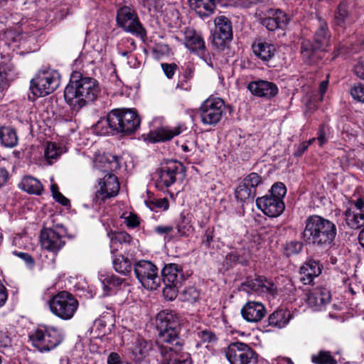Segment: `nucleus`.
Segmentation results:
<instances>
[{"label": "nucleus", "mask_w": 364, "mask_h": 364, "mask_svg": "<svg viewBox=\"0 0 364 364\" xmlns=\"http://www.w3.org/2000/svg\"><path fill=\"white\" fill-rule=\"evenodd\" d=\"M355 73L359 78L364 80V62L359 63L356 65L355 67Z\"/></svg>", "instance_id": "680f3d73"}, {"label": "nucleus", "mask_w": 364, "mask_h": 364, "mask_svg": "<svg viewBox=\"0 0 364 364\" xmlns=\"http://www.w3.org/2000/svg\"><path fill=\"white\" fill-rule=\"evenodd\" d=\"M33 347L40 352H47L57 347L63 341L60 329L55 327L38 328L29 334Z\"/></svg>", "instance_id": "6e6552de"}, {"label": "nucleus", "mask_w": 364, "mask_h": 364, "mask_svg": "<svg viewBox=\"0 0 364 364\" xmlns=\"http://www.w3.org/2000/svg\"><path fill=\"white\" fill-rule=\"evenodd\" d=\"M214 23L212 43L216 48L224 50L227 43L232 39V22L228 17L220 16L215 18Z\"/></svg>", "instance_id": "2eb2a0df"}, {"label": "nucleus", "mask_w": 364, "mask_h": 364, "mask_svg": "<svg viewBox=\"0 0 364 364\" xmlns=\"http://www.w3.org/2000/svg\"><path fill=\"white\" fill-rule=\"evenodd\" d=\"M307 149H308V144H306L305 142L301 143L298 146L296 150L295 151L294 156H301L306 151V150Z\"/></svg>", "instance_id": "338daca9"}, {"label": "nucleus", "mask_w": 364, "mask_h": 364, "mask_svg": "<svg viewBox=\"0 0 364 364\" xmlns=\"http://www.w3.org/2000/svg\"><path fill=\"white\" fill-rule=\"evenodd\" d=\"M117 23L124 31L136 35L141 38L146 37V32L139 21L136 11L127 6L119 8L117 13Z\"/></svg>", "instance_id": "9d476101"}, {"label": "nucleus", "mask_w": 364, "mask_h": 364, "mask_svg": "<svg viewBox=\"0 0 364 364\" xmlns=\"http://www.w3.org/2000/svg\"><path fill=\"white\" fill-rule=\"evenodd\" d=\"M303 244L299 241H291L285 245L284 253L289 257L296 255L302 250Z\"/></svg>", "instance_id": "de8ad7c7"}, {"label": "nucleus", "mask_w": 364, "mask_h": 364, "mask_svg": "<svg viewBox=\"0 0 364 364\" xmlns=\"http://www.w3.org/2000/svg\"><path fill=\"white\" fill-rule=\"evenodd\" d=\"M291 319L289 311L280 309L275 311L269 316L268 323L269 326L279 328L284 327Z\"/></svg>", "instance_id": "f704fd0d"}, {"label": "nucleus", "mask_w": 364, "mask_h": 364, "mask_svg": "<svg viewBox=\"0 0 364 364\" xmlns=\"http://www.w3.org/2000/svg\"><path fill=\"white\" fill-rule=\"evenodd\" d=\"M243 182H260V177L256 173H251L244 178Z\"/></svg>", "instance_id": "69168bd1"}, {"label": "nucleus", "mask_w": 364, "mask_h": 364, "mask_svg": "<svg viewBox=\"0 0 364 364\" xmlns=\"http://www.w3.org/2000/svg\"><path fill=\"white\" fill-rule=\"evenodd\" d=\"M336 235V227L331 221L317 215L309 216L301 237L308 245L318 250L331 247Z\"/></svg>", "instance_id": "f03ea898"}, {"label": "nucleus", "mask_w": 364, "mask_h": 364, "mask_svg": "<svg viewBox=\"0 0 364 364\" xmlns=\"http://www.w3.org/2000/svg\"><path fill=\"white\" fill-rule=\"evenodd\" d=\"M157 176L160 180L159 182L183 181L185 178V172L181 164L173 161L161 167Z\"/></svg>", "instance_id": "aec40b11"}, {"label": "nucleus", "mask_w": 364, "mask_h": 364, "mask_svg": "<svg viewBox=\"0 0 364 364\" xmlns=\"http://www.w3.org/2000/svg\"><path fill=\"white\" fill-rule=\"evenodd\" d=\"M120 183H98L96 186L95 196L93 200L105 201L106 199L116 196L120 189Z\"/></svg>", "instance_id": "bb28decb"}, {"label": "nucleus", "mask_w": 364, "mask_h": 364, "mask_svg": "<svg viewBox=\"0 0 364 364\" xmlns=\"http://www.w3.org/2000/svg\"><path fill=\"white\" fill-rule=\"evenodd\" d=\"M0 346L3 348H8L11 346V339L6 333H0Z\"/></svg>", "instance_id": "bf43d9fd"}, {"label": "nucleus", "mask_w": 364, "mask_h": 364, "mask_svg": "<svg viewBox=\"0 0 364 364\" xmlns=\"http://www.w3.org/2000/svg\"><path fill=\"white\" fill-rule=\"evenodd\" d=\"M18 187L29 194L41 195L43 191L42 183H18Z\"/></svg>", "instance_id": "09e8293b"}, {"label": "nucleus", "mask_w": 364, "mask_h": 364, "mask_svg": "<svg viewBox=\"0 0 364 364\" xmlns=\"http://www.w3.org/2000/svg\"><path fill=\"white\" fill-rule=\"evenodd\" d=\"M191 7L200 16H208L214 11V0H189Z\"/></svg>", "instance_id": "72a5a7b5"}, {"label": "nucleus", "mask_w": 364, "mask_h": 364, "mask_svg": "<svg viewBox=\"0 0 364 364\" xmlns=\"http://www.w3.org/2000/svg\"><path fill=\"white\" fill-rule=\"evenodd\" d=\"M140 118L134 109H115L108 113L106 119L97 122L96 129L100 134L109 133L108 128L117 133L130 134L140 125Z\"/></svg>", "instance_id": "7ed1b4c3"}, {"label": "nucleus", "mask_w": 364, "mask_h": 364, "mask_svg": "<svg viewBox=\"0 0 364 364\" xmlns=\"http://www.w3.org/2000/svg\"><path fill=\"white\" fill-rule=\"evenodd\" d=\"M286 194L287 188L284 183H274L269 194L256 200L257 207L269 217H278L285 209L283 198Z\"/></svg>", "instance_id": "39448f33"}, {"label": "nucleus", "mask_w": 364, "mask_h": 364, "mask_svg": "<svg viewBox=\"0 0 364 364\" xmlns=\"http://www.w3.org/2000/svg\"><path fill=\"white\" fill-rule=\"evenodd\" d=\"M195 73V68L192 64H188L186 70L183 74L182 79L180 80L176 85V88H179L181 90H190L191 86L188 85V87H184L185 84L187 83L189 80H191L194 75Z\"/></svg>", "instance_id": "37998d69"}, {"label": "nucleus", "mask_w": 364, "mask_h": 364, "mask_svg": "<svg viewBox=\"0 0 364 364\" xmlns=\"http://www.w3.org/2000/svg\"><path fill=\"white\" fill-rule=\"evenodd\" d=\"M254 54L264 61H267L273 58L276 49L273 44L258 41L252 46Z\"/></svg>", "instance_id": "7c9ffc66"}, {"label": "nucleus", "mask_w": 364, "mask_h": 364, "mask_svg": "<svg viewBox=\"0 0 364 364\" xmlns=\"http://www.w3.org/2000/svg\"><path fill=\"white\" fill-rule=\"evenodd\" d=\"M248 90L255 96L271 98L278 93L277 86L269 81L258 80L248 84Z\"/></svg>", "instance_id": "5701e85b"}, {"label": "nucleus", "mask_w": 364, "mask_h": 364, "mask_svg": "<svg viewBox=\"0 0 364 364\" xmlns=\"http://www.w3.org/2000/svg\"><path fill=\"white\" fill-rule=\"evenodd\" d=\"M99 93V83L95 78L83 76L79 72H73L65 88L64 97L73 110L78 111L93 102Z\"/></svg>", "instance_id": "f257e3e1"}, {"label": "nucleus", "mask_w": 364, "mask_h": 364, "mask_svg": "<svg viewBox=\"0 0 364 364\" xmlns=\"http://www.w3.org/2000/svg\"><path fill=\"white\" fill-rule=\"evenodd\" d=\"M161 68L166 77L170 79L174 75L177 65L175 63H162Z\"/></svg>", "instance_id": "603ef678"}, {"label": "nucleus", "mask_w": 364, "mask_h": 364, "mask_svg": "<svg viewBox=\"0 0 364 364\" xmlns=\"http://www.w3.org/2000/svg\"><path fill=\"white\" fill-rule=\"evenodd\" d=\"M225 355L230 364H249L257 359L255 352L248 345L242 342L230 343Z\"/></svg>", "instance_id": "dca6fc26"}, {"label": "nucleus", "mask_w": 364, "mask_h": 364, "mask_svg": "<svg viewBox=\"0 0 364 364\" xmlns=\"http://www.w3.org/2000/svg\"><path fill=\"white\" fill-rule=\"evenodd\" d=\"M6 68L0 64V88L6 85Z\"/></svg>", "instance_id": "0e129e2a"}, {"label": "nucleus", "mask_w": 364, "mask_h": 364, "mask_svg": "<svg viewBox=\"0 0 364 364\" xmlns=\"http://www.w3.org/2000/svg\"><path fill=\"white\" fill-rule=\"evenodd\" d=\"M121 159L111 154H104L97 155L94 160V166L105 173L102 178L99 182H118V177L112 173L120 168Z\"/></svg>", "instance_id": "4468645a"}, {"label": "nucleus", "mask_w": 364, "mask_h": 364, "mask_svg": "<svg viewBox=\"0 0 364 364\" xmlns=\"http://www.w3.org/2000/svg\"><path fill=\"white\" fill-rule=\"evenodd\" d=\"M213 240V232L207 230L203 237L202 244L205 245L206 247H210L212 242Z\"/></svg>", "instance_id": "6e6d98bb"}, {"label": "nucleus", "mask_w": 364, "mask_h": 364, "mask_svg": "<svg viewBox=\"0 0 364 364\" xmlns=\"http://www.w3.org/2000/svg\"><path fill=\"white\" fill-rule=\"evenodd\" d=\"M18 136L14 129L10 127L0 128V142L5 146L13 148L18 144Z\"/></svg>", "instance_id": "e433bc0d"}, {"label": "nucleus", "mask_w": 364, "mask_h": 364, "mask_svg": "<svg viewBox=\"0 0 364 364\" xmlns=\"http://www.w3.org/2000/svg\"><path fill=\"white\" fill-rule=\"evenodd\" d=\"M243 289L247 293L255 292L258 294H269L274 295L277 288L272 280L264 277L259 276L255 279L245 282L243 284Z\"/></svg>", "instance_id": "a211bd4d"}, {"label": "nucleus", "mask_w": 364, "mask_h": 364, "mask_svg": "<svg viewBox=\"0 0 364 364\" xmlns=\"http://www.w3.org/2000/svg\"><path fill=\"white\" fill-rule=\"evenodd\" d=\"M331 296L330 291L323 287H317L306 294V301L314 310H320L322 306L328 304Z\"/></svg>", "instance_id": "b1692460"}, {"label": "nucleus", "mask_w": 364, "mask_h": 364, "mask_svg": "<svg viewBox=\"0 0 364 364\" xmlns=\"http://www.w3.org/2000/svg\"><path fill=\"white\" fill-rule=\"evenodd\" d=\"M352 5L347 1H341L334 13V25L344 28L351 20Z\"/></svg>", "instance_id": "a878e982"}, {"label": "nucleus", "mask_w": 364, "mask_h": 364, "mask_svg": "<svg viewBox=\"0 0 364 364\" xmlns=\"http://www.w3.org/2000/svg\"><path fill=\"white\" fill-rule=\"evenodd\" d=\"M60 75L54 70L38 72L31 80L30 90L36 97L46 96L60 85Z\"/></svg>", "instance_id": "423d86ee"}, {"label": "nucleus", "mask_w": 364, "mask_h": 364, "mask_svg": "<svg viewBox=\"0 0 364 364\" xmlns=\"http://www.w3.org/2000/svg\"><path fill=\"white\" fill-rule=\"evenodd\" d=\"M124 223L126 225L132 228H134L139 225V218L134 214H130L129 216L125 218Z\"/></svg>", "instance_id": "864d4df0"}, {"label": "nucleus", "mask_w": 364, "mask_h": 364, "mask_svg": "<svg viewBox=\"0 0 364 364\" xmlns=\"http://www.w3.org/2000/svg\"><path fill=\"white\" fill-rule=\"evenodd\" d=\"M267 311L262 303L249 301L242 308L241 314L245 320L251 323L261 321Z\"/></svg>", "instance_id": "4be33fe9"}, {"label": "nucleus", "mask_w": 364, "mask_h": 364, "mask_svg": "<svg viewBox=\"0 0 364 364\" xmlns=\"http://www.w3.org/2000/svg\"><path fill=\"white\" fill-rule=\"evenodd\" d=\"M300 280L306 285L311 284L315 277L321 273V266L314 259L307 260L300 268Z\"/></svg>", "instance_id": "393cba45"}, {"label": "nucleus", "mask_w": 364, "mask_h": 364, "mask_svg": "<svg viewBox=\"0 0 364 364\" xmlns=\"http://www.w3.org/2000/svg\"><path fill=\"white\" fill-rule=\"evenodd\" d=\"M183 341L156 346L159 364H193L191 355L183 352Z\"/></svg>", "instance_id": "1a4fd4ad"}, {"label": "nucleus", "mask_w": 364, "mask_h": 364, "mask_svg": "<svg viewBox=\"0 0 364 364\" xmlns=\"http://www.w3.org/2000/svg\"><path fill=\"white\" fill-rule=\"evenodd\" d=\"M345 225L350 229L357 230L364 225V210L358 211L354 208H347L344 212Z\"/></svg>", "instance_id": "cd10ccee"}, {"label": "nucleus", "mask_w": 364, "mask_h": 364, "mask_svg": "<svg viewBox=\"0 0 364 364\" xmlns=\"http://www.w3.org/2000/svg\"><path fill=\"white\" fill-rule=\"evenodd\" d=\"M323 50L321 48H316L315 45L309 40H304L301 47V54L303 60L309 65L315 63L318 59V51Z\"/></svg>", "instance_id": "2f4dec72"}, {"label": "nucleus", "mask_w": 364, "mask_h": 364, "mask_svg": "<svg viewBox=\"0 0 364 364\" xmlns=\"http://www.w3.org/2000/svg\"><path fill=\"white\" fill-rule=\"evenodd\" d=\"M110 237V249L112 254L118 251L117 245L118 244L123 245L130 244L132 242V237L126 232H119L108 234Z\"/></svg>", "instance_id": "ea45409f"}, {"label": "nucleus", "mask_w": 364, "mask_h": 364, "mask_svg": "<svg viewBox=\"0 0 364 364\" xmlns=\"http://www.w3.org/2000/svg\"><path fill=\"white\" fill-rule=\"evenodd\" d=\"M182 299L188 302H196L200 297V292L193 287L184 289L181 292Z\"/></svg>", "instance_id": "a18cd8bd"}, {"label": "nucleus", "mask_w": 364, "mask_h": 364, "mask_svg": "<svg viewBox=\"0 0 364 364\" xmlns=\"http://www.w3.org/2000/svg\"><path fill=\"white\" fill-rule=\"evenodd\" d=\"M181 132V130L179 127L174 128L162 127L156 129L155 132H151L149 137L151 141L154 142L167 141L180 134Z\"/></svg>", "instance_id": "473e14b6"}, {"label": "nucleus", "mask_w": 364, "mask_h": 364, "mask_svg": "<svg viewBox=\"0 0 364 364\" xmlns=\"http://www.w3.org/2000/svg\"><path fill=\"white\" fill-rule=\"evenodd\" d=\"M184 45L191 52L203 56L205 45L201 34L193 28H187L184 32Z\"/></svg>", "instance_id": "412c9836"}, {"label": "nucleus", "mask_w": 364, "mask_h": 364, "mask_svg": "<svg viewBox=\"0 0 364 364\" xmlns=\"http://www.w3.org/2000/svg\"><path fill=\"white\" fill-rule=\"evenodd\" d=\"M225 114V102L219 97L208 98L200 107V115L204 124H217Z\"/></svg>", "instance_id": "f8f14e48"}, {"label": "nucleus", "mask_w": 364, "mask_h": 364, "mask_svg": "<svg viewBox=\"0 0 364 364\" xmlns=\"http://www.w3.org/2000/svg\"><path fill=\"white\" fill-rule=\"evenodd\" d=\"M161 274L162 281L166 286L164 295L168 296V291H171L169 300H173L176 297L178 288L184 277L182 268L177 264H168L163 268Z\"/></svg>", "instance_id": "ddd939ff"}, {"label": "nucleus", "mask_w": 364, "mask_h": 364, "mask_svg": "<svg viewBox=\"0 0 364 364\" xmlns=\"http://www.w3.org/2000/svg\"><path fill=\"white\" fill-rule=\"evenodd\" d=\"M155 205L157 208H163L164 210H167L169 206L168 201L166 198L156 200Z\"/></svg>", "instance_id": "774afa93"}, {"label": "nucleus", "mask_w": 364, "mask_h": 364, "mask_svg": "<svg viewBox=\"0 0 364 364\" xmlns=\"http://www.w3.org/2000/svg\"><path fill=\"white\" fill-rule=\"evenodd\" d=\"M152 343L144 338H138L132 349L133 358L136 362H141L146 358L152 350Z\"/></svg>", "instance_id": "c85d7f7f"}, {"label": "nucleus", "mask_w": 364, "mask_h": 364, "mask_svg": "<svg viewBox=\"0 0 364 364\" xmlns=\"http://www.w3.org/2000/svg\"><path fill=\"white\" fill-rule=\"evenodd\" d=\"M52 196L55 200L63 206H69L70 200L65 197L60 191L57 183H52L50 186Z\"/></svg>", "instance_id": "8fccbe9b"}, {"label": "nucleus", "mask_w": 364, "mask_h": 364, "mask_svg": "<svg viewBox=\"0 0 364 364\" xmlns=\"http://www.w3.org/2000/svg\"><path fill=\"white\" fill-rule=\"evenodd\" d=\"M63 152V148L55 143L48 142L45 149L44 156L48 164H53Z\"/></svg>", "instance_id": "a19ab883"}, {"label": "nucleus", "mask_w": 364, "mask_h": 364, "mask_svg": "<svg viewBox=\"0 0 364 364\" xmlns=\"http://www.w3.org/2000/svg\"><path fill=\"white\" fill-rule=\"evenodd\" d=\"M311 360L314 364H338L331 353L327 350H319L311 356Z\"/></svg>", "instance_id": "79ce46f5"}, {"label": "nucleus", "mask_w": 364, "mask_h": 364, "mask_svg": "<svg viewBox=\"0 0 364 364\" xmlns=\"http://www.w3.org/2000/svg\"><path fill=\"white\" fill-rule=\"evenodd\" d=\"M16 255H17L18 257H19L21 259H22L23 260L25 261L26 264H27L28 265H33L34 264V260L33 259V257L28 253H26V252H14Z\"/></svg>", "instance_id": "13d9d810"}, {"label": "nucleus", "mask_w": 364, "mask_h": 364, "mask_svg": "<svg viewBox=\"0 0 364 364\" xmlns=\"http://www.w3.org/2000/svg\"><path fill=\"white\" fill-rule=\"evenodd\" d=\"M196 337L202 343H213L217 341L216 335L208 328H198L196 331Z\"/></svg>", "instance_id": "c03bdc74"}, {"label": "nucleus", "mask_w": 364, "mask_h": 364, "mask_svg": "<svg viewBox=\"0 0 364 364\" xmlns=\"http://www.w3.org/2000/svg\"><path fill=\"white\" fill-rule=\"evenodd\" d=\"M134 272L136 277L144 287L150 290L156 289L161 284L158 268L152 262L140 260L134 264Z\"/></svg>", "instance_id": "9b49d317"}, {"label": "nucleus", "mask_w": 364, "mask_h": 364, "mask_svg": "<svg viewBox=\"0 0 364 364\" xmlns=\"http://www.w3.org/2000/svg\"><path fill=\"white\" fill-rule=\"evenodd\" d=\"M108 364H122L128 363L127 362L121 361L120 356L117 353H111L107 358Z\"/></svg>", "instance_id": "4d7b16f0"}, {"label": "nucleus", "mask_w": 364, "mask_h": 364, "mask_svg": "<svg viewBox=\"0 0 364 364\" xmlns=\"http://www.w3.org/2000/svg\"><path fill=\"white\" fill-rule=\"evenodd\" d=\"M329 31L327 23L318 19V28L315 31L314 36V43L316 48H321L323 50L329 44Z\"/></svg>", "instance_id": "c756f323"}, {"label": "nucleus", "mask_w": 364, "mask_h": 364, "mask_svg": "<svg viewBox=\"0 0 364 364\" xmlns=\"http://www.w3.org/2000/svg\"><path fill=\"white\" fill-rule=\"evenodd\" d=\"M257 183H240L235 188V198L239 201H245L248 199H253L256 194Z\"/></svg>", "instance_id": "c9c22d12"}, {"label": "nucleus", "mask_w": 364, "mask_h": 364, "mask_svg": "<svg viewBox=\"0 0 364 364\" xmlns=\"http://www.w3.org/2000/svg\"><path fill=\"white\" fill-rule=\"evenodd\" d=\"M78 306L79 302L77 299L67 291L58 292L49 301V307L51 312L63 320L72 318Z\"/></svg>", "instance_id": "0eeeda50"}, {"label": "nucleus", "mask_w": 364, "mask_h": 364, "mask_svg": "<svg viewBox=\"0 0 364 364\" xmlns=\"http://www.w3.org/2000/svg\"><path fill=\"white\" fill-rule=\"evenodd\" d=\"M259 21L269 31L284 28L289 22V16L279 9H269L259 14Z\"/></svg>", "instance_id": "f3484780"}, {"label": "nucleus", "mask_w": 364, "mask_h": 364, "mask_svg": "<svg viewBox=\"0 0 364 364\" xmlns=\"http://www.w3.org/2000/svg\"><path fill=\"white\" fill-rule=\"evenodd\" d=\"M348 208H356L358 211L364 210V197H360L356 200H351Z\"/></svg>", "instance_id": "5fc2aeb1"}, {"label": "nucleus", "mask_w": 364, "mask_h": 364, "mask_svg": "<svg viewBox=\"0 0 364 364\" xmlns=\"http://www.w3.org/2000/svg\"><path fill=\"white\" fill-rule=\"evenodd\" d=\"M172 226H163L159 225L155 228V232L159 235H164L171 232L173 230Z\"/></svg>", "instance_id": "e2e57ef3"}, {"label": "nucleus", "mask_w": 364, "mask_h": 364, "mask_svg": "<svg viewBox=\"0 0 364 364\" xmlns=\"http://www.w3.org/2000/svg\"><path fill=\"white\" fill-rule=\"evenodd\" d=\"M179 325V318L175 312L168 310L161 311L156 318L159 334L156 346L183 341L178 335Z\"/></svg>", "instance_id": "20e7f679"}, {"label": "nucleus", "mask_w": 364, "mask_h": 364, "mask_svg": "<svg viewBox=\"0 0 364 364\" xmlns=\"http://www.w3.org/2000/svg\"><path fill=\"white\" fill-rule=\"evenodd\" d=\"M40 239L42 247L53 253L60 251L65 244L63 237L50 228L43 229L41 232Z\"/></svg>", "instance_id": "6ab92c4d"}, {"label": "nucleus", "mask_w": 364, "mask_h": 364, "mask_svg": "<svg viewBox=\"0 0 364 364\" xmlns=\"http://www.w3.org/2000/svg\"><path fill=\"white\" fill-rule=\"evenodd\" d=\"M191 228L189 220L183 214H181L180 220L177 224L178 234L181 236H188L192 230Z\"/></svg>", "instance_id": "49530a36"}, {"label": "nucleus", "mask_w": 364, "mask_h": 364, "mask_svg": "<svg viewBox=\"0 0 364 364\" xmlns=\"http://www.w3.org/2000/svg\"><path fill=\"white\" fill-rule=\"evenodd\" d=\"M112 264L114 270L122 275H129L132 271L131 260L123 255L113 257Z\"/></svg>", "instance_id": "4c0bfd02"}, {"label": "nucleus", "mask_w": 364, "mask_h": 364, "mask_svg": "<svg viewBox=\"0 0 364 364\" xmlns=\"http://www.w3.org/2000/svg\"><path fill=\"white\" fill-rule=\"evenodd\" d=\"M317 139H318V141L319 142V145L321 146H322L327 141V138L326 136V132L324 129V125H322L320 127Z\"/></svg>", "instance_id": "052dcab7"}, {"label": "nucleus", "mask_w": 364, "mask_h": 364, "mask_svg": "<svg viewBox=\"0 0 364 364\" xmlns=\"http://www.w3.org/2000/svg\"><path fill=\"white\" fill-rule=\"evenodd\" d=\"M350 95L355 100L364 103V84L358 83L352 86Z\"/></svg>", "instance_id": "3c124183"}, {"label": "nucleus", "mask_w": 364, "mask_h": 364, "mask_svg": "<svg viewBox=\"0 0 364 364\" xmlns=\"http://www.w3.org/2000/svg\"><path fill=\"white\" fill-rule=\"evenodd\" d=\"M100 280L105 291L109 292L114 288L121 287L125 284V279L119 277L114 274L101 275Z\"/></svg>", "instance_id": "58836bf2"}]
</instances>
